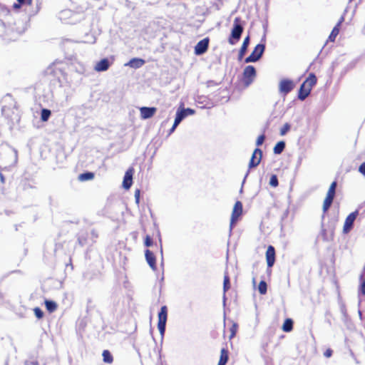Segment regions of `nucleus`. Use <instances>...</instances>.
Masks as SVG:
<instances>
[{
    "mask_svg": "<svg viewBox=\"0 0 365 365\" xmlns=\"http://www.w3.org/2000/svg\"><path fill=\"white\" fill-rule=\"evenodd\" d=\"M317 81L316 76L313 73H309L299 88L298 93L299 99L302 101L304 100L310 94L312 87L317 83Z\"/></svg>",
    "mask_w": 365,
    "mask_h": 365,
    "instance_id": "1",
    "label": "nucleus"
},
{
    "mask_svg": "<svg viewBox=\"0 0 365 365\" xmlns=\"http://www.w3.org/2000/svg\"><path fill=\"white\" fill-rule=\"evenodd\" d=\"M243 30L244 28L241 24V19L240 17H236L234 19L233 27L228 38L230 44L234 45L240 40Z\"/></svg>",
    "mask_w": 365,
    "mask_h": 365,
    "instance_id": "2",
    "label": "nucleus"
},
{
    "mask_svg": "<svg viewBox=\"0 0 365 365\" xmlns=\"http://www.w3.org/2000/svg\"><path fill=\"white\" fill-rule=\"evenodd\" d=\"M336 186H337L336 181H334L331 183V185L329 187L326 197L324 200L323 206H322L323 212L324 214L327 212V211L329 210V209L330 208V207L333 202V200L334 199L335 194H336Z\"/></svg>",
    "mask_w": 365,
    "mask_h": 365,
    "instance_id": "3",
    "label": "nucleus"
},
{
    "mask_svg": "<svg viewBox=\"0 0 365 365\" xmlns=\"http://www.w3.org/2000/svg\"><path fill=\"white\" fill-rule=\"evenodd\" d=\"M256 70L253 66H247L242 73V82L245 88L248 87L256 77Z\"/></svg>",
    "mask_w": 365,
    "mask_h": 365,
    "instance_id": "4",
    "label": "nucleus"
},
{
    "mask_svg": "<svg viewBox=\"0 0 365 365\" xmlns=\"http://www.w3.org/2000/svg\"><path fill=\"white\" fill-rule=\"evenodd\" d=\"M264 41H265L264 39ZM264 49H265V42H264L262 43L257 44L255 47V48L252 51V52L251 53V54L248 57L246 58L245 61L246 63L257 61L262 56V54L264 51Z\"/></svg>",
    "mask_w": 365,
    "mask_h": 365,
    "instance_id": "5",
    "label": "nucleus"
},
{
    "mask_svg": "<svg viewBox=\"0 0 365 365\" xmlns=\"http://www.w3.org/2000/svg\"><path fill=\"white\" fill-rule=\"evenodd\" d=\"M168 319V308L166 306H163L158 313V328L162 336L164 335L165 331V325Z\"/></svg>",
    "mask_w": 365,
    "mask_h": 365,
    "instance_id": "6",
    "label": "nucleus"
},
{
    "mask_svg": "<svg viewBox=\"0 0 365 365\" xmlns=\"http://www.w3.org/2000/svg\"><path fill=\"white\" fill-rule=\"evenodd\" d=\"M243 212V206L242 202L237 200L233 207L231 218H230V229H232V227L236 224L238 221L240 216L242 215Z\"/></svg>",
    "mask_w": 365,
    "mask_h": 365,
    "instance_id": "7",
    "label": "nucleus"
},
{
    "mask_svg": "<svg viewBox=\"0 0 365 365\" xmlns=\"http://www.w3.org/2000/svg\"><path fill=\"white\" fill-rule=\"evenodd\" d=\"M294 87L295 83L292 80L289 78H283L279 83V91L284 96L291 92Z\"/></svg>",
    "mask_w": 365,
    "mask_h": 365,
    "instance_id": "8",
    "label": "nucleus"
},
{
    "mask_svg": "<svg viewBox=\"0 0 365 365\" xmlns=\"http://www.w3.org/2000/svg\"><path fill=\"white\" fill-rule=\"evenodd\" d=\"M359 215L358 210H355L350 213L345 219V222L343 227V232L348 234L353 228L354 222Z\"/></svg>",
    "mask_w": 365,
    "mask_h": 365,
    "instance_id": "9",
    "label": "nucleus"
},
{
    "mask_svg": "<svg viewBox=\"0 0 365 365\" xmlns=\"http://www.w3.org/2000/svg\"><path fill=\"white\" fill-rule=\"evenodd\" d=\"M209 41L210 39L208 37L200 41L195 46V53L196 55H202L205 53L208 49Z\"/></svg>",
    "mask_w": 365,
    "mask_h": 365,
    "instance_id": "10",
    "label": "nucleus"
},
{
    "mask_svg": "<svg viewBox=\"0 0 365 365\" xmlns=\"http://www.w3.org/2000/svg\"><path fill=\"white\" fill-rule=\"evenodd\" d=\"M262 158V151L259 148H256L251 157L249 163V168L257 167L261 162Z\"/></svg>",
    "mask_w": 365,
    "mask_h": 365,
    "instance_id": "11",
    "label": "nucleus"
},
{
    "mask_svg": "<svg viewBox=\"0 0 365 365\" xmlns=\"http://www.w3.org/2000/svg\"><path fill=\"white\" fill-rule=\"evenodd\" d=\"M265 257H266L267 267L269 268H271L274 264L275 259H276L275 249L272 245L268 246L267 250L265 253Z\"/></svg>",
    "mask_w": 365,
    "mask_h": 365,
    "instance_id": "12",
    "label": "nucleus"
},
{
    "mask_svg": "<svg viewBox=\"0 0 365 365\" xmlns=\"http://www.w3.org/2000/svg\"><path fill=\"white\" fill-rule=\"evenodd\" d=\"M134 173V169L133 168H130L127 170L125 173L123 180V187L125 190L130 189L133 184V175Z\"/></svg>",
    "mask_w": 365,
    "mask_h": 365,
    "instance_id": "13",
    "label": "nucleus"
},
{
    "mask_svg": "<svg viewBox=\"0 0 365 365\" xmlns=\"http://www.w3.org/2000/svg\"><path fill=\"white\" fill-rule=\"evenodd\" d=\"M187 116L186 110L184 108L178 109L176 113L175 119L172 128L170 130L169 133H172L176 128V127L180 124V123Z\"/></svg>",
    "mask_w": 365,
    "mask_h": 365,
    "instance_id": "14",
    "label": "nucleus"
},
{
    "mask_svg": "<svg viewBox=\"0 0 365 365\" xmlns=\"http://www.w3.org/2000/svg\"><path fill=\"white\" fill-rule=\"evenodd\" d=\"M157 108L155 107H141L140 114L141 119H148L152 118L156 113Z\"/></svg>",
    "mask_w": 365,
    "mask_h": 365,
    "instance_id": "15",
    "label": "nucleus"
},
{
    "mask_svg": "<svg viewBox=\"0 0 365 365\" xmlns=\"http://www.w3.org/2000/svg\"><path fill=\"white\" fill-rule=\"evenodd\" d=\"M145 256L146 261H147L148 264H149V266L150 267V268L154 271L156 270L157 269L156 259H155V256L153 254V252H151L150 250H146L145 252Z\"/></svg>",
    "mask_w": 365,
    "mask_h": 365,
    "instance_id": "16",
    "label": "nucleus"
},
{
    "mask_svg": "<svg viewBox=\"0 0 365 365\" xmlns=\"http://www.w3.org/2000/svg\"><path fill=\"white\" fill-rule=\"evenodd\" d=\"M344 20V18L343 16L341 17L339 22L336 24V25L333 28L330 35L329 36V40L331 42H334L336 38V36L339 34L340 31V26L341 24L343 23Z\"/></svg>",
    "mask_w": 365,
    "mask_h": 365,
    "instance_id": "17",
    "label": "nucleus"
},
{
    "mask_svg": "<svg viewBox=\"0 0 365 365\" xmlns=\"http://www.w3.org/2000/svg\"><path fill=\"white\" fill-rule=\"evenodd\" d=\"M110 66L109 61L107 58L101 59L95 66V70L97 71H105L108 69Z\"/></svg>",
    "mask_w": 365,
    "mask_h": 365,
    "instance_id": "18",
    "label": "nucleus"
},
{
    "mask_svg": "<svg viewBox=\"0 0 365 365\" xmlns=\"http://www.w3.org/2000/svg\"><path fill=\"white\" fill-rule=\"evenodd\" d=\"M145 63V60L142 58H133L130 59L126 65L133 68H139L142 67Z\"/></svg>",
    "mask_w": 365,
    "mask_h": 365,
    "instance_id": "19",
    "label": "nucleus"
},
{
    "mask_svg": "<svg viewBox=\"0 0 365 365\" xmlns=\"http://www.w3.org/2000/svg\"><path fill=\"white\" fill-rule=\"evenodd\" d=\"M229 359V351L227 348H222L220 351V359L217 365H225Z\"/></svg>",
    "mask_w": 365,
    "mask_h": 365,
    "instance_id": "20",
    "label": "nucleus"
},
{
    "mask_svg": "<svg viewBox=\"0 0 365 365\" xmlns=\"http://www.w3.org/2000/svg\"><path fill=\"white\" fill-rule=\"evenodd\" d=\"M250 43V36H247L245 38L243 43L239 51V59L241 60L247 52Z\"/></svg>",
    "mask_w": 365,
    "mask_h": 365,
    "instance_id": "21",
    "label": "nucleus"
},
{
    "mask_svg": "<svg viewBox=\"0 0 365 365\" xmlns=\"http://www.w3.org/2000/svg\"><path fill=\"white\" fill-rule=\"evenodd\" d=\"M44 303L46 308L49 313L55 312L58 308L57 304L53 301L46 299Z\"/></svg>",
    "mask_w": 365,
    "mask_h": 365,
    "instance_id": "22",
    "label": "nucleus"
},
{
    "mask_svg": "<svg viewBox=\"0 0 365 365\" xmlns=\"http://www.w3.org/2000/svg\"><path fill=\"white\" fill-rule=\"evenodd\" d=\"M293 329V321L292 319H287L282 325V330L285 332H289Z\"/></svg>",
    "mask_w": 365,
    "mask_h": 365,
    "instance_id": "23",
    "label": "nucleus"
},
{
    "mask_svg": "<svg viewBox=\"0 0 365 365\" xmlns=\"http://www.w3.org/2000/svg\"><path fill=\"white\" fill-rule=\"evenodd\" d=\"M285 148V143L284 141L278 142L274 147L273 151L275 154H280L282 153Z\"/></svg>",
    "mask_w": 365,
    "mask_h": 365,
    "instance_id": "24",
    "label": "nucleus"
},
{
    "mask_svg": "<svg viewBox=\"0 0 365 365\" xmlns=\"http://www.w3.org/2000/svg\"><path fill=\"white\" fill-rule=\"evenodd\" d=\"M93 178H94V173H91V172L82 173L78 176V179L81 181L91 180H93Z\"/></svg>",
    "mask_w": 365,
    "mask_h": 365,
    "instance_id": "25",
    "label": "nucleus"
},
{
    "mask_svg": "<svg viewBox=\"0 0 365 365\" xmlns=\"http://www.w3.org/2000/svg\"><path fill=\"white\" fill-rule=\"evenodd\" d=\"M103 361L105 363L111 364L113 361V356L108 350H104L102 354Z\"/></svg>",
    "mask_w": 365,
    "mask_h": 365,
    "instance_id": "26",
    "label": "nucleus"
},
{
    "mask_svg": "<svg viewBox=\"0 0 365 365\" xmlns=\"http://www.w3.org/2000/svg\"><path fill=\"white\" fill-rule=\"evenodd\" d=\"M230 289V277L227 274H225L224 276V280H223V291L224 293L227 292Z\"/></svg>",
    "mask_w": 365,
    "mask_h": 365,
    "instance_id": "27",
    "label": "nucleus"
},
{
    "mask_svg": "<svg viewBox=\"0 0 365 365\" xmlns=\"http://www.w3.org/2000/svg\"><path fill=\"white\" fill-rule=\"evenodd\" d=\"M258 290L261 294H265L267 291V285L265 281L262 280L258 285Z\"/></svg>",
    "mask_w": 365,
    "mask_h": 365,
    "instance_id": "28",
    "label": "nucleus"
},
{
    "mask_svg": "<svg viewBox=\"0 0 365 365\" xmlns=\"http://www.w3.org/2000/svg\"><path fill=\"white\" fill-rule=\"evenodd\" d=\"M238 330V324L237 323H232L231 327L230 328V334L229 336L230 339L234 338Z\"/></svg>",
    "mask_w": 365,
    "mask_h": 365,
    "instance_id": "29",
    "label": "nucleus"
},
{
    "mask_svg": "<svg viewBox=\"0 0 365 365\" xmlns=\"http://www.w3.org/2000/svg\"><path fill=\"white\" fill-rule=\"evenodd\" d=\"M51 115V110L43 108L41 110V119L42 121H47Z\"/></svg>",
    "mask_w": 365,
    "mask_h": 365,
    "instance_id": "30",
    "label": "nucleus"
},
{
    "mask_svg": "<svg viewBox=\"0 0 365 365\" xmlns=\"http://www.w3.org/2000/svg\"><path fill=\"white\" fill-rule=\"evenodd\" d=\"M269 185L272 187H276L279 185L278 179L276 175H272L269 180Z\"/></svg>",
    "mask_w": 365,
    "mask_h": 365,
    "instance_id": "31",
    "label": "nucleus"
},
{
    "mask_svg": "<svg viewBox=\"0 0 365 365\" xmlns=\"http://www.w3.org/2000/svg\"><path fill=\"white\" fill-rule=\"evenodd\" d=\"M34 312L35 316L38 319H41L43 317V312L39 307H35L34 309Z\"/></svg>",
    "mask_w": 365,
    "mask_h": 365,
    "instance_id": "32",
    "label": "nucleus"
},
{
    "mask_svg": "<svg viewBox=\"0 0 365 365\" xmlns=\"http://www.w3.org/2000/svg\"><path fill=\"white\" fill-rule=\"evenodd\" d=\"M290 129V125L286 123L280 129V135H284Z\"/></svg>",
    "mask_w": 365,
    "mask_h": 365,
    "instance_id": "33",
    "label": "nucleus"
},
{
    "mask_svg": "<svg viewBox=\"0 0 365 365\" xmlns=\"http://www.w3.org/2000/svg\"><path fill=\"white\" fill-rule=\"evenodd\" d=\"M153 239L151 238V237L150 235H146L144 239L145 246L150 247L153 245Z\"/></svg>",
    "mask_w": 365,
    "mask_h": 365,
    "instance_id": "34",
    "label": "nucleus"
},
{
    "mask_svg": "<svg viewBox=\"0 0 365 365\" xmlns=\"http://www.w3.org/2000/svg\"><path fill=\"white\" fill-rule=\"evenodd\" d=\"M78 242L80 246H84L87 242V237L85 235H81L78 238Z\"/></svg>",
    "mask_w": 365,
    "mask_h": 365,
    "instance_id": "35",
    "label": "nucleus"
},
{
    "mask_svg": "<svg viewBox=\"0 0 365 365\" xmlns=\"http://www.w3.org/2000/svg\"><path fill=\"white\" fill-rule=\"evenodd\" d=\"M265 140V135L264 134L262 135H260L259 136H258L257 140H256V145L257 146H260L261 145H262V143H264Z\"/></svg>",
    "mask_w": 365,
    "mask_h": 365,
    "instance_id": "36",
    "label": "nucleus"
},
{
    "mask_svg": "<svg viewBox=\"0 0 365 365\" xmlns=\"http://www.w3.org/2000/svg\"><path fill=\"white\" fill-rule=\"evenodd\" d=\"M359 290L363 295H365V278L361 277V283L359 287Z\"/></svg>",
    "mask_w": 365,
    "mask_h": 365,
    "instance_id": "37",
    "label": "nucleus"
},
{
    "mask_svg": "<svg viewBox=\"0 0 365 365\" xmlns=\"http://www.w3.org/2000/svg\"><path fill=\"white\" fill-rule=\"evenodd\" d=\"M140 190L139 189H136L135 191V202L137 204H139V202H140Z\"/></svg>",
    "mask_w": 365,
    "mask_h": 365,
    "instance_id": "38",
    "label": "nucleus"
},
{
    "mask_svg": "<svg viewBox=\"0 0 365 365\" xmlns=\"http://www.w3.org/2000/svg\"><path fill=\"white\" fill-rule=\"evenodd\" d=\"M333 351L331 349H327L324 353V355L327 358H329L332 355Z\"/></svg>",
    "mask_w": 365,
    "mask_h": 365,
    "instance_id": "39",
    "label": "nucleus"
},
{
    "mask_svg": "<svg viewBox=\"0 0 365 365\" xmlns=\"http://www.w3.org/2000/svg\"><path fill=\"white\" fill-rule=\"evenodd\" d=\"M359 172L365 176V163H363L359 168Z\"/></svg>",
    "mask_w": 365,
    "mask_h": 365,
    "instance_id": "40",
    "label": "nucleus"
},
{
    "mask_svg": "<svg viewBox=\"0 0 365 365\" xmlns=\"http://www.w3.org/2000/svg\"><path fill=\"white\" fill-rule=\"evenodd\" d=\"M185 110H186L187 115H192V114L194 113V110L190 109V108L185 109Z\"/></svg>",
    "mask_w": 365,
    "mask_h": 365,
    "instance_id": "41",
    "label": "nucleus"
},
{
    "mask_svg": "<svg viewBox=\"0 0 365 365\" xmlns=\"http://www.w3.org/2000/svg\"><path fill=\"white\" fill-rule=\"evenodd\" d=\"M92 235L96 238L98 237V235L95 231H92Z\"/></svg>",
    "mask_w": 365,
    "mask_h": 365,
    "instance_id": "42",
    "label": "nucleus"
},
{
    "mask_svg": "<svg viewBox=\"0 0 365 365\" xmlns=\"http://www.w3.org/2000/svg\"><path fill=\"white\" fill-rule=\"evenodd\" d=\"M18 2L20 4H22L24 3L25 0H17Z\"/></svg>",
    "mask_w": 365,
    "mask_h": 365,
    "instance_id": "43",
    "label": "nucleus"
},
{
    "mask_svg": "<svg viewBox=\"0 0 365 365\" xmlns=\"http://www.w3.org/2000/svg\"><path fill=\"white\" fill-rule=\"evenodd\" d=\"M19 6H20L19 5L15 4V7H19Z\"/></svg>",
    "mask_w": 365,
    "mask_h": 365,
    "instance_id": "44",
    "label": "nucleus"
}]
</instances>
